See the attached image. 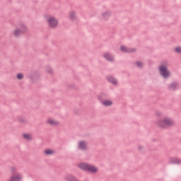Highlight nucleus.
Segmentation results:
<instances>
[{"mask_svg": "<svg viewBox=\"0 0 181 181\" xmlns=\"http://www.w3.org/2000/svg\"><path fill=\"white\" fill-rule=\"evenodd\" d=\"M156 124L158 128H162L163 129H165V128H170V127H175V120L170 117H165L159 119Z\"/></svg>", "mask_w": 181, "mask_h": 181, "instance_id": "obj_1", "label": "nucleus"}, {"mask_svg": "<svg viewBox=\"0 0 181 181\" xmlns=\"http://www.w3.org/2000/svg\"><path fill=\"white\" fill-rule=\"evenodd\" d=\"M169 66V63L163 62L159 66V72L160 76L164 78H169L170 77V72L168 70V67Z\"/></svg>", "mask_w": 181, "mask_h": 181, "instance_id": "obj_2", "label": "nucleus"}, {"mask_svg": "<svg viewBox=\"0 0 181 181\" xmlns=\"http://www.w3.org/2000/svg\"><path fill=\"white\" fill-rule=\"evenodd\" d=\"M47 22L49 28H57V26H59V20L57 19V18H56L54 16H49L47 18Z\"/></svg>", "mask_w": 181, "mask_h": 181, "instance_id": "obj_3", "label": "nucleus"}, {"mask_svg": "<svg viewBox=\"0 0 181 181\" xmlns=\"http://www.w3.org/2000/svg\"><path fill=\"white\" fill-rule=\"evenodd\" d=\"M28 32V27L25 25H22L20 28H16L13 30V35L15 37H19L22 33H26Z\"/></svg>", "mask_w": 181, "mask_h": 181, "instance_id": "obj_4", "label": "nucleus"}, {"mask_svg": "<svg viewBox=\"0 0 181 181\" xmlns=\"http://www.w3.org/2000/svg\"><path fill=\"white\" fill-rule=\"evenodd\" d=\"M46 123L48 125H51V127H57L59 124V121H57L54 119L50 118V117L47 119Z\"/></svg>", "mask_w": 181, "mask_h": 181, "instance_id": "obj_5", "label": "nucleus"}, {"mask_svg": "<svg viewBox=\"0 0 181 181\" xmlns=\"http://www.w3.org/2000/svg\"><path fill=\"white\" fill-rule=\"evenodd\" d=\"M120 50L122 52H124L125 53H134V52H136V49L128 48V47H125L124 45H122L120 47Z\"/></svg>", "mask_w": 181, "mask_h": 181, "instance_id": "obj_6", "label": "nucleus"}, {"mask_svg": "<svg viewBox=\"0 0 181 181\" xmlns=\"http://www.w3.org/2000/svg\"><path fill=\"white\" fill-rule=\"evenodd\" d=\"M98 167L89 164L87 172H89L90 173H98Z\"/></svg>", "mask_w": 181, "mask_h": 181, "instance_id": "obj_7", "label": "nucleus"}, {"mask_svg": "<svg viewBox=\"0 0 181 181\" xmlns=\"http://www.w3.org/2000/svg\"><path fill=\"white\" fill-rule=\"evenodd\" d=\"M103 56L105 60H107V62H114V60H115L114 56H112L111 54L108 52H105Z\"/></svg>", "mask_w": 181, "mask_h": 181, "instance_id": "obj_8", "label": "nucleus"}, {"mask_svg": "<svg viewBox=\"0 0 181 181\" xmlns=\"http://www.w3.org/2000/svg\"><path fill=\"white\" fill-rule=\"evenodd\" d=\"M90 166V164L87 163H81L78 165V167L79 169H81L82 170H86V172L88 170V167Z\"/></svg>", "mask_w": 181, "mask_h": 181, "instance_id": "obj_9", "label": "nucleus"}, {"mask_svg": "<svg viewBox=\"0 0 181 181\" xmlns=\"http://www.w3.org/2000/svg\"><path fill=\"white\" fill-rule=\"evenodd\" d=\"M88 147V145L87 144V142L84 141H81L78 142L79 149H81L82 151H85V149H87Z\"/></svg>", "mask_w": 181, "mask_h": 181, "instance_id": "obj_10", "label": "nucleus"}, {"mask_svg": "<svg viewBox=\"0 0 181 181\" xmlns=\"http://www.w3.org/2000/svg\"><path fill=\"white\" fill-rule=\"evenodd\" d=\"M65 181H79L74 175H68L65 177Z\"/></svg>", "mask_w": 181, "mask_h": 181, "instance_id": "obj_11", "label": "nucleus"}, {"mask_svg": "<svg viewBox=\"0 0 181 181\" xmlns=\"http://www.w3.org/2000/svg\"><path fill=\"white\" fill-rule=\"evenodd\" d=\"M23 138L25 141H32L33 137L32 136V134H30L29 133H24V134H23Z\"/></svg>", "mask_w": 181, "mask_h": 181, "instance_id": "obj_12", "label": "nucleus"}, {"mask_svg": "<svg viewBox=\"0 0 181 181\" xmlns=\"http://www.w3.org/2000/svg\"><path fill=\"white\" fill-rule=\"evenodd\" d=\"M112 15V13H111V11H106L102 14V17L104 19H108V18H110V16H111Z\"/></svg>", "mask_w": 181, "mask_h": 181, "instance_id": "obj_13", "label": "nucleus"}, {"mask_svg": "<svg viewBox=\"0 0 181 181\" xmlns=\"http://www.w3.org/2000/svg\"><path fill=\"white\" fill-rule=\"evenodd\" d=\"M102 104L105 107H111V105H112L113 104V102L112 100H105L102 102Z\"/></svg>", "mask_w": 181, "mask_h": 181, "instance_id": "obj_14", "label": "nucleus"}, {"mask_svg": "<svg viewBox=\"0 0 181 181\" xmlns=\"http://www.w3.org/2000/svg\"><path fill=\"white\" fill-rule=\"evenodd\" d=\"M170 163H174L175 165H180L181 159L173 158L170 160Z\"/></svg>", "mask_w": 181, "mask_h": 181, "instance_id": "obj_15", "label": "nucleus"}, {"mask_svg": "<svg viewBox=\"0 0 181 181\" xmlns=\"http://www.w3.org/2000/svg\"><path fill=\"white\" fill-rule=\"evenodd\" d=\"M44 153L45 155H54V153H56V151L52 148H47L44 151Z\"/></svg>", "mask_w": 181, "mask_h": 181, "instance_id": "obj_16", "label": "nucleus"}, {"mask_svg": "<svg viewBox=\"0 0 181 181\" xmlns=\"http://www.w3.org/2000/svg\"><path fill=\"white\" fill-rule=\"evenodd\" d=\"M107 79L110 83H112V84H117L118 81L115 79V78L112 77V76H107Z\"/></svg>", "mask_w": 181, "mask_h": 181, "instance_id": "obj_17", "label": "nucleus"}, {"mask_svg": "<svg viewBox=\"0 0 181 181\" xmlns=\"http://www.w3.org/2000/svg\"><path fill=\"white\" fill-rule=\"evenodd\" d=\"M76 12L71 11L69 13V19H71V21H74V19H76Z\"/></svg>", "mask_w": 181, "mask_h": 181, "instance_id": "obj_18", "label": "nucleus"}, {"mask_svg": "<svg viewBox=\"0 0 181 181\" xmlns=\"http://www.w3.org/2000/svg\"><path fill=\"white\" fill-rule=\"evenodd\" d=\"M16 78L17 80H23V78H25V75L23 73L17 74Z\"/></svg>", "mask_w": 181, "mask_h": 181, "instance_id": "obj_19", "label": "nucleus"}, {"mask_svg": "<svg viewBox=\"0 0 181 181\" xmlns=\"http://www.w3.org/2000/svg\"><path fill=\"white\" fill-rule=\"evenodd\" d=\"M174 52H175V53H181V47L180 46L175 47L174 48Z\"/></svg>", "mask_w": 181, "mask_h": 181, "instance_id": "obj_20", "label": "nucleus"}, {"mask_svg": "<svg viewBox=\"0 0 181 181\" xmlns=\"http://www.w3.org/2000/svg\"><path fill=\"white\" fill-rule=\"evenodd\" d=\"M177 87V84L176 83H173L170 86V90H175V88H176Z\"/></svg>", "mask_w": 181, "mask_h": 181, "instance_id": "obj_21", "label": "nucleus"}, {"mask_svg": "<svg viewBox=\"0 0 181 181\" xmlns=\"http://www.w3.org/2000/svg\"><path fill=\"white\" fill-rule=\"evenodd\" d=\"M136 66L137 67H142L144 66V63H142L141 62H136Z\"/></svg>", "mask_w": 181, "mask_h": 181, "instance_id": "obj_22", "label": "nucleus"}, {"mask_svg": "<svg viewBox=\"0 0 181 181\" xmlns=\"http://www.w3.org/2000/svg\"><path fill=\"white\" fill-rule=\"evenodd\" d=\"M47 71L48 73H53V69H52L51 67H47Z\"/></svg>", "mask_w": 181, "mask_h": 181, "instance_id": "obj_23", "label": "nucleus"}]
</instances>
